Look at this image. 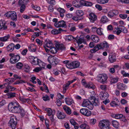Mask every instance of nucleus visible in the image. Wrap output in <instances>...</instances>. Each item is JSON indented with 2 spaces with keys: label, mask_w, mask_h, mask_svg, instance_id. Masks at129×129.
<instances>
[{
  "label": "nucleus",
  "mask_w": 129,
  "mask_h": 129,
  "mask_svg": "<svg viewBox=\"0 0 129 129\" xmlns=\"http://www.w3.org/2000/svg\"><path fill=\"white\" fill-rule=\"evenodd\" d=\"M97 77L98 81L102 83H106L107 82V81L108 77L106 74H100Z\"/></svg>",
  "instance_id": "nucleus-3"
},
{
  "label": "nucleus",
  "mask_w": 129,
  "mask_h": 129,
  "mask_svg": "<svg viewBox=\"0 0 129 129\" xmlns=\"http://www.w3.org/2000/svg\"><path fill=\"white\" fill-rule=\"evenodd\" d=\"M21 6L20 8V11L21 13H23L25 10V5Z\"/></svg>",
  "instance_id": "nucleus-53"
},
{
  "label": "nucleus",
  "mask_w": 129,
  "mask_h": 129,
  "mask_svg": "<svg viewBox=\"0 0 129 129\" xmlns=\"http://www.w3.org/2000/svg\"><path fill=\"white\" fill-rule=\"evenodd\" d=\"M77 16L79 17L82 16L83 15V13L81 10H78L76 12Z\"/></svg>",
  "instance_id": "nucleus-38"
},
{
  "label": "nucleus",
  "mask_w": 129,
  "mask_h": 129,
  "mask_svg": "<svg viewBox=\"0 0 129 129\" xmlns=\"http://www.w3.org/2000/svg\"><path fill=\"white\" fill-rule=\"evenodd\" d=\"M89 18L91 22H93L96 19L97 17L94 14L91 13L89 14Z\"/></svg>",
  "instance_id": "nucleus-15"
},
{
  "label": "nucleus",
  "mask_w": 129,
  "mask_h": 129,
  "mask_svg": "<svg viewBox=\"0 0 129 129\" xmlns=\"http://www.w3.org/2000/svg\"><path fill=\"white\" fill-rule=\"evenodd\" d=\"M72 4L74 6L76 7L79 8L80 7V4L79 2H78L76 0L73 1L72 2Z\"/></svg>",
  "instance_id": "nucleus-30"
},
{
  "label": "nucleus",
  "mask_w": 129,
  "mask_h": 129,
  "mask_svg": "<svg viewBox=\"0 0 129 129\" xmlns=\"http://www.w3.org/2000/svg\"><path fill=\"white\" fill-rule=\"evenodd\" d=\"M15 93L12 92H10L8 93V98H12L15 96Z\"/></svg>",
  "instance_id": "nucleus-48"
},
{
  "label": "nucleus",
  "mask_w": 129,
  "mask_h": 129,
  "mask_svg": "<svg viewBox=\"0 0 129 129\" xmlns=\"http://www.w3.org/2000/svg\"><path fill=\"white\" fill-rule=\"evenodd\" d=\"M107 86L105 85H101L100 86V87L102 90H106L107 88Z\"/></svg>",
  "instance_id": "nucleus-52"
},
{
  "label": "nucleus",
  "mask_w": 129,
  "mask_h": 129,
  "mask_svg": "<svg viewBox=\"0 0 129 129\" xmlns=\"http://www.w3.org/2000/svg\"><path fill=\"white\" fill-rule=\"evenodd\" d=\"M96 120L95 119H92L90 120V123L91 124H94L96 122Z\"/></svg>",
  "instance_id": "nucleus-62"
},
{
  "label": "nucleus",
  "mask_w": 129,
  "mask_h": 129,
  "mask_svg": "<svg viewBox=\"0 0 129 129\" xmlns=\"http://www.w3.org/2000/svg\"><path fill=\"white\" fill-rule=\"evenodd\" d=\"M110 125L109 121L105 120H101L99 124L100 129H109Z\"/></svg>",
  "instance_id": "nucleus-2"
},
{
  "label": "nucleus",
  "mask_w": 129,
  "mask_h": 129,
  "mask_svg": "<svg viewBox=\"0 0 129 129\" xmlns=\"http://www.w3.org/2000/svg\"><path fill=\"white\" fill-rule=\"evenodd\" d=\"M110 79L111 82L112 83H114L117 82L118 81V78L117 77H110Z\"/></svg>",
  "instance_id": "nucleus-29"
},
{
  "label": "nucleus",
  "mask_w": 129,
  "mask_h": 129,
  "mask_svg": "<svg viewBox=\"0 0 129 129\" xmlns=\"http://www.w3.org/2000/svg\"><path fill=\"white\" fill-rule=\"evenodd\" d=\"M100 49H100V47H99V44H98L96 46H95L93 49L91 50V52L92 53H94Z\"/></svg>",
  "instance_id": "nucleus-31"
},
{
  "label": "nucleus",
  "mask_w": 129,
  "mask_h": 129,
  "mask_svg": "<svg viewBox=\"0 0 129 129\" xmlns=\"http://www.w3.org/2000/svg\"><path fill=\"white\" fill-rule=\"evenodd\" d=\"M70 122L71 124L74 125H78V124L73 119H71L70 120Z\"/></svg>",
  "instance_id": "nucleus-54"
},
{
  "label": "nucleus",
  "mask_w": 129,
  "mask_h": 129,
  "mask_svg": "<svg viewBox=\"0 0 129 129\" xmlns=\"http://www.w3.org/2000/svg\"><path fill=\"white\" fill-rule=\"evenodd\" d=\"M69 85L68 84V83H67L66 84H64L63 85V90L62 92L63 93H66L67 90L69 87Z\"/></svg>",
  "instance_id": "nucleus-37"
},
{
  "label": "nucleus",
  "mask_w": 129,
  "mask_h": 129,
  "mask_svg": "<svg viewBox=\"0 0 129 129\" xmlns=\"http://www.w3.org/2000/svg\"><path fill=\"white\" fill-rule=\"evenodd\" d=\"M44 44L48 48H51L53 45L52 43L51 42L49 41L47 39L45 40L44 42Z\"/></svg>",
  "instance_id": "nucleus-20"
},
{
  "label": "nucleus",
  "mask_w": 129,
  "mask_h": 129,
  "mask_svg": "<svg viewBox=\"0 0 129 129\" xmlns=\"http://www.w3.org/2000/svg\"><path fill=\"white\" fill-rule=\"evenodd\" d=\"M109 61L110 63H113L116 61V56L111 54L109 57Z\"/></svg>",
  "instance_id": "nucleus-16"
},
{
  "label": "nucleus",
  "mask_w": 129,
  "mask_h": 129,
  "mask_svg": "<svg viewBox=\"0 0 129 129\" xmlns=\"http://www.w3.org/2000/svg\"><path fill=\"white\" fill-rule=\"evenodd\" d=\"M28 1V0H19V5H25Z\"/></svg>",
  "instance_id": "nucleus-36"
},
{
  "label": "nucleus",
  "mask_w": 129,
  "mask_h": 129,
  "mask_svg": "<svg viewBox=\"0 0 129 129\" xmlns=\"http://www.w3.org/2000/svg\"><path fill=\"white\" fill-rule=\"evenodd\" d=\"M113 126L116 128H117L119 126V123L116 120H113L112 121Z\"/></svg>",
  "instance_id": "nucleus-45"
},
{
  "label": "nucleus",
  "mask_w": 129,
  "mask_h": 129,
  "mask_svg": "<svg viewBox=\"0 0 129 129\" xmlns=\"http://www.w3.org/2000/svg\"><path fill=\"white\" fill-rule=\"evenodd\" d=\"M72 19L73 20L76 21H77L78 20L81 19L79 17H77L76 16H73L72 18Z\"/></svg>",
  "instance_id": "nucleus-59"
},
{
  "label": "nucleus",
  "mask_w": 129,
  "mask_h": 129,
  "mask_svg": "<svg viewBox=\"0 0 129 129\" xmlns=\"http://www.w3.org/2000/svg\"><path fill=\"white\" fill-rule=\"evenodd\" d=\"M121 74L124 77H129V74L128 73H126L124 71H123L121 72Z\"/></svg>",
  "instance_id": "nucleus-55"
},
{
  "label": "nucleus",
  "mask_w": 129,
  "mask_h": 129,
  "mask_svg": "<svg viewBox=\"0 0 129 129\" xmlns=\"http://www.w3.org/2000/svg\"><path fill=\"white\" fill-rule=\"evenodd\" d=\"M81 82L82 84L83 85H84L86 88H92V89H93L94 88V86L92 85H90L89 84H86V82L85 81V80L84 79H83L82 80Z\"/></svg>",
  "instance_id": "nucleus-13"
},
{
  "label": "nucleus",
  "mask_w": 129,
  "mask_h": 129,
  "mask_svg": "<svg viewBox=\"0 0 129 129\" xmlns=\"http://www.w3.org/2000/svg\"><path fill=\"white\" fill-rule=\"evenodd\" d=\"M24 69L25 71L28 72L29 71L30 67L27 65H25V66Z\"/></svg>",
  "instance_id": "nucleus-58"
},
{
  "label": "nucleus",
  "mask_w": 129,
  "mask_h": 129,
  "mask_svg": "<svg viewBox=\"0 0 129 129\" xmlns=\"http://www.w3.org/2000/svg\"><path fill=\"white\" fill-rule=\"evenodd\" d=\"M17 123V120L16 117L12 116L9 121V125L12 128V129H15L16 127Z\"/></svg>",
  "instance_id": "nucleus-4"
},
{
  "label": "nucleus",
  "mask_w": 129,
  "mask_h": 129,
  "mask_svg": "<svg viewBox=\"0 0 129 129\" xmlns=\"http://www.w3.org/2000/svg\"><path fill=\"white\" fill-rule=\"evenodd\" d=\"M83 107H86L90 109L92 108V103L91 102L90 100L89 101L87 99L84 100L82 104Z\"/></svg>",
  "instance_id": "nucleus-6"
},
{
  "label": "nucleus",
  "mask_w": 129,
  "mask_h": 129,
  "mask_svg": "<svg viewBox=\"0 0 129 129\" xmlns=\"http://www.w3.org/2000/svg\"><path fill=\"white\" fill-rule=\"evenodd\" d=\"M65 100L66 104L68 105H70L73 103V100L69 98H66Z\"/></svg>",
  "instance_id": "nucleus-32"
},
{
  "label": "nucleus",
  "mask_w": 129,
  "mask_h": 129,
  "mask_svg": "<svg viewBox=\"0 0 129 129\" xmlns=\"http://www.w3.org/2000/svg\"><path fill=\"white\" fill-rule=\"evenodd\" d=\"M75 39L77 41L78 44H81L84 41V39L81 38H79L78 37H77Z\"/></svg>",
  "instance_id": "nucleus-41"
},
{
  "label": "nucleus",
  "mask_w": 129,
  "mask_h": 129,
  "mask_svg": "<svg viewBox=\"0 0 129 129\" xmlns=\"http://www.w3.org/2000/svg\"><path fill=\"white\" fill-rule=\"evenodd\" d=\"M21 101L23 103H25L27 102L28 103L30 101V100L29 99L24 98H23L20 97V98Z\"/></svg>",
  "instance_id": "nucleus-42"
},
{
  "label": "nucleus",
  "mask_w": 129,
  "mask_h": 129,
  "mask_svg": "<svg viewBox=\"0 0 129 129\" xmlns=\"http://www.w3.org/2000/svg\"><path fill=\"white\" fill-rule=\"evenodd\" d=\"M57 117L60 119H62L64 118L65 115L63 113L60 112L59 111H58L57 113Z\"/></svg>",
  "instance_id": "nucleus-21"
},
{
  "label": "nucleus",
  "mask_w": 129,
  "mask_h": 129,
  "mask_svg": "<svg viewBox=\"0 0 129 129\" xmlns=\"http://www.w3.org/2000/svg\"><path fill=\"white\" fill-rule=\"evenodd\" d=\"M50 51L53 54H55L57 52V49L54 47H52L50 49Z\"/></svg>",
  "instance_id": "nucleus-40"
},
{
  "label": "nucleus",
  "mask_w": 129,
  "mask_h": 129,
  "mask_svg": "<svg viewBox=\"0 0 129 129\" xmlns=\"http://www.w3.org/2000/svg\"><path fill=\"white\" fill-rule=\"evenodd\" d=\"M61 31H62L61 28H58V30L53 29L51 31V33L53 35H57L60 33Z\"/></svg>",
  "instance_id": "nucleus-23"
},
{
  "label": "nucleus",
  "mask_w": 129,
  "mask_h": 129,
  "mask_svg": "<svg viewBox=\"0 0 129 129\" xmlns=\"http://www.w3.org/2000/svg\"><path fill=\"white\" fill-rule=\"evenodd\" d=\"M33 60L32 61V63L35 65H38V63H39V61H40V60L37 57H33Z\"/></svg>",
  "instance_id": "nucleus-26"
},
{
  "label": "nucleus",
  "mask_w": 129,
  "mask_h": 129,
  "mask_svg": "<svg viewBox=\"0 0 129 129\" xmlns=\"http://www.w3.org/2000/svg\"><path fill=\"white\" fill-rule=\"evenodd\" d=\"M125 87V85L123 83H118L117 85V88L119 89L123 90Z\"/></svg>",
  "instance_id": "nucleus-33"
},
{
  "label": "nucleus",
  "mask_w": 129,
  "mask_h": 129,
  "mask_svg": "<svg viewBox=\"0 0 129 129\" xmlns=\"http://www.w3.org/2000/svg\"><path fill=\"white\" fill-rule=\"evenodd\" d=\"M5 15L8 18H11L13 21L17 20V16L16 13L15 12H9L6 13Z\"/></svg>",
  "instance_id": "nucleus-5"
},
{
  "label": "nucleus",
  "mask_w": 129,
  "mask_h": 129,
  "mask_svg": "<svg viewBox=\"0 0 129 129\" xmlns=\"http://www.w3.org/2000/svg\"><path fill=\"white\" fill-rule=\"evenodd\" d=\"M23 66V64L21 62H19L16 63V68L19 69H21Z\"/></svg>",
  "instance_id": "nucleus-47"
},
{
  "label": "nucleus",
  "mask_w": 129,
  "mask_h": 129,
  "mask_svg": "<svg viewBox=\"0 0 129 129\" xmlns=\"http://www.w3.org/2000/svg\"><path fill=\"white\" fill-rule=\"evenodd\" d=\"M46 111L48 113L47 115L48 116H50L52 114H54L55 113V111L54 110L52 111V109L49 108H46L45 109Z\"/></svg>",
  "instance_id": "nucleus-19"
},
{
  "label": "nucleus",
  "mask_w": 129,
  "mask_h": 129,
  "mask_svg": "<svg viewBox=\"0 0 129 129\" xmlns=\"http://www.w3.org/2000/svg\"><path fill=\"white\" fill-rule=\"evenodd\" d=\"M99 96L101 99L103 100L105 98H108L109 96V95L107 92H100Z\"/></svg>",
  "instance_id": "nucleus-17"
},
{
  "label": "nucleus",
  "mask_w": 129,
  "mask_h": 129,
  "mask_svg": "<svg viewBox=\"0 0 129 129\" xmlns=\"http://www.w3.org/2000/svg\"><path fill=\"white\" fill-rule=\"evenodd\" d=\"M80 127L82 129H89V126L85 123L82 124L80 126Z\"/></svg>",
  "instance_id": "nucleus-39"
},
{
  "label": "nucleus",
  "mask_w": 129,
  "mask_h": 129,
  "mask_svg": "<svg viewBox=\"0 0 129 129\" xmlns=\"http://www.w3.org/2000/svg\"><path fill=\"white\" fill-rule=\"evenodd\" d=\"M43 69L41 67H37L34 70V71L37 72H39Z\"/></svg>",
  "instance_id": "nucleus-60"
},
{
  "label": "nucleus",
  "mask_w": 129,
  "mask_h": 129,
  "mask_svg": "<svg viewBox=\"0 0 129 129\" xmlns=\"http://www.w3.org/2000/svg\"><path fill=\"white\" fill-rule=\"evenodd\" d=\"M66 67L70 69H73V67L72 66V62L70 63H68V64H66Z\"/></svg>",
  "instance_id": "nucleus-57"
},
{
  "label": "nucleus",
  "mask_w": 129,
  "mask_h": 129,
  "mask_svg": "<svg viewBox=\"0 0 129 129\" xmlns=\"http://www.w3.org/2000/svg\"><path fill=\"white\" fill-rule=\"evenodd\" d=\"M20 59V57L19 55H16L13 57H11L10 60V62L11 63L14 64L17 62Z\"/></svg>",
  "instance_id": "nucleus-9"
},
{
  "label": "nucleus",
  "mask_w": 129,
  "mask_h": 129,
  "mask_svg": "<svg viewBox=\"0 0 129 129\" xmlns=\"http://www.w3.org/2000/svg\"><path fill=\"white\" fill-rule=\"evenodd\" d=\"M59 25L60 27H66V26L65 22L61 20L59 21Z\"/></svg>",
  "instance_id": "nucleus-35"
},
{
  "label": "nucleus",
  "mask_w": 129,
  "mask_h": 129,
  "mask_svg": "<svg viewBox=\"0 0 129 129\" xmlns=\"http://www.w3.org/2000/svg\"><path fill=\"white\" fill-rule=\"evenodd\" d=\"M90 100L91 102L92 103V106L93 105L96 106L100 104L98 99H96L94 96H91L90 98Z\"/></svg>",
  "instance_id": "nucleus-10"
},
{
  "label": "nucleus",
  "mask_w": 129,
  "mask_h": 129,
  "mask_svg": "<svg viewBox=\"0 0 129 129\" xmlns=\"http://www.w3.org/2000/svg\"><path fill=\"white\" fill-rule=\"evenodd\" d=\"M15 46L13 43H11L7 46V51L8 52H11L14 49Z\"/></svg>",
  "instance_id": "nucleus-18"
},
{
  "label": "nucleus",
  "mask_w": 129,
  "mask_h": 129,
  "mask_svg": "<svg viewBox=\"0 0 129 129\" xmlns=\"http://www.w3.org/2000/svg\"><path fill=\"white\" fill-rule=\"evenodd\" d=\"M7 28V26L6 25L5 21L3 20L0 21V29L5 30Z\"/></svg>",
  "instance_id": "nucleus-12"
},
{
  "label": "nucleus",
  "mask_w": 129,
  "mask_h": 129,
  "mask_svg": "<svg viewBox=\"0 0 129 129\" xmlns=\"http://www.w3.org/2000/svg\"><path fill=\"white\" fill-rule=\"evenodd\" d=\"M73 68H75L78 67L80 65L79 62L77 61H74L72 62Z\"/></svg>",
  "instance_id": "nucleus-24"
},
{
  "label": "nucleus",
  "mask_w": 129,
  "mask_h": 129,
  "mask_svg": "<svg viewBox=\"0 0 129 129\" xmlns=\"http://www.w3.org/2000/svg\"><path fill=\"white\" fill-rule=\"evenodd\" d=\"M40 67L42 68L43 69H44V66L45 64L43 63L40 60V61H39V63H38V64Z\"/></svg>",
  "instance_id": "nucleus-49"
},
{
  "label": "nucleus",
  "mask_w": 129,
  "mask_h": 129,
  "mask_svg": "<svg viewBox=\"0 0 129 129\" xmlns=\"http://www.w3.org/2000/svg\"><path fill=\"white\" fill-rule=\"evenodd\" d=\"M55 46L56 48L57 49H60L61 50H64L66 49L65 47L63 44H60L58 43H55Z\"/></svg>",
  "instance_id": "nucleus-14"
},
{
  "label": "nucleus",
  "mask_w": 129,
  "mask_h": 129,
  "mask_svg": "<svg viewBox=\"0 0 129 129\" xmlns=\"http://www.w3.org/2000/svg\"><path fill=\"white\" fill-rule=\"evenodd\" d=\"M43 99L44 101H46L49 100L50 98L49 96L47 95H46L45 96L43 97Z\"/></svg>",
  "instance_id": "nucleus-63"
},
{
  "label": "nucleus",
  "mask_w": 129,
  "mask_h": 129,
  "mask_svg": "<svg viewBox=\"0 0 129 129\" xmlns=\"http://www.w3.org/2000/svg\"><path fill=\"white\" fill-rule=\"evenodd\" d=\"M98 44L101 49H103L104 48H107L109 47L108 44L106 41H104L103 42H102Z\"/></svg>",
  "instance_id": "nucleus-11"
},
{
  "label": "nucleus",
  "mask_w": 129,
  "mask_h": 129,
  "mask_svg": "<svg viewBox=\"0 0 129 129\" xmlns=\"http://www.w3.org/2000/svg\"><path fill=\"white\" fill-rule=\"evenodd\" d=\"M10 38V36L8 35L3 37H0V41L2 42H6Z\"/></svg>",
  "instance_id": "nucleus-27"
},
{
  "label": "nucleus",
  "mask_w": 129,
  "mask_h": 129,
  "mask_svg": "<svg viewBox=\"0 0 129 129\" xmlns=\"http://www.w3.org/2000/svg\"><path fill=\"white\" fill-rule=\"evenodd\" d=\"M80 113L83 115L87 116H90L91 113L89 110L86 108H82L80 110Z\"/></svg>",
  "instance_id": "nucleus-8"
},
{
  "label": "nucleus",
  "mask_w": 129,
  "mask_h": 129,
  "mask_svg": "<svg viewBox=\"0 0 129 129\" xmlns=\"http://www.w3.org/2000/svg\"><path fill=\"white\" fill-rule=\"evenodd\" d=\"M57 10L60 12V13H64L65 11V10L61 8H58Z\"/></svg>",
  "instance_id": "nucleus-56"
},
{
  "label": "nucleus",
  "mask_w": 129,
  "mask_h": 129,
  "mask_svg": "<svg viewBox=\"0 0 129 129\" xmlns=\"http://www.w3.org/2000/svg\"><path fill=\"white\" fill-rule=\"evenodd\" d=\"M110 105L112 107L114 106L117 105V104L114 101H112L110 104Z\"/></svg>",
  "instance_id": "nucleus-64"
},
{
  "label": "nucleus",
  "mask_w": 129,
  "mask_h": 129,
  "mask_svg": "<svg viewBox=\"0 0 129 129\" xmlns=\"http://www.w3.org/2000/svg\"><path fill=\"white\" fill-rule=\"evenodd\" d=\"M10 83H5L4 84V86H5L4 87H3V88H4L5 86V85H6L7 84V87H8L7 88H6L7 89H8L9 91H11V89H12V87L11 86H10Z\"/></svg>",
  "instance_id": "nucleus-46"
},
{
  "label": "nucleus",
  "mask_w": 129,
  "mask_h": 129,
  "mask_svg": "<svg viewBox=\"0 0 129 129\" xmlns=\"http://www.w3.org/2000/svg\"><path fill=\"white\" fill-rule=\"evenodd\" d=\"M120 29L122 30V32L123 33H126L127 32V30L126 28L122 26H119L116 29Z\"/></svg>",
  "instance_id": "nucleus-25"
},
{
  "label": "nucleus",
  "mask_w": 129,
  "mask_h": 129,
  "mask_svg": "<svg viewBox=\"0 0 129 129\" xmlns=\"http://www.w3.org/2000/svg\"><path fill=\"white\" fill-rule=\"evenodd\" d=\"M119 16L120 17L123 19L126 18L127 17V15L126 14H120Z\"/></svg>",
  "instance_id": "nucleus-61"
},
{
  "label": "nucleus",
  "mask_w": 129,
  "mask_h": 129,
  "mask_svg": "<svg viewBox=\"0 0 129 129\" xmlns=\"http://www.w3.org/2000/svg\"><path fill=\"white\" fill-rule=\"evenodd\" d=\"M98 3L104 4H106L108 2V0H96Z\"/></svg>",
  "instance_id": "nucleus-34"
},
{
  "label": "nucleus",
  "mask_w": 129,
  "mask_h": 129,
  "mask_svg": "<svg viewBox=\"0 0 129 129\" xmlns=\"http://www.w3.org/2000/svg\"><path fill=\"white\" fill-rule=\"evenodd\" d=\"M20 111H19V113L20 114L21 116L22 117L25 114V111H24V110L21 109H21H20Z\"/></svg>",
  "instance_id": "nucleus-51"
},
{
  "label": "nucleus",
  "mask_w": 129,
  "mask_h": 129,
  "mask_svg": "<svg viewBox=\"0 0 129 129\" xmlns=\"http://www.w3.org/2000/svg\"><path fill=\"white\" fill-rule=\"evenodd\" d=\"M48 62L53 65H56L58 63L57 59L55 57L53 56H49L48 59Z\"/></svg>",
  "instance_id": "nucleus-7"
},
{
  "label": "nucleus",
  "mask_w": 129,
  "mask_h": 129,
  "mask_svg": "<svg viewBox=\"0 0 129 129\" xmlns=\"http://www.w3.org/2000/svg\"><path fill=\"white\" fill-rule=\"evenodd\" d=\"M108 19L107 17L104 16L102 17L101 19V21L103 23L106 22L108 21Z\"/></svg>",
  "instance_id": "nucleus-43"
},
{
  "label": "nucleus",
  "mask_w": 129,
  "mask_h": 129,
  "mask_svg": "<svg viewBox=\"0 0 129 129\" xmlns=\"http://www.w3.org/2000/svg\"><path fill=\"white\" fill-rule=\"evenodd\" d=\"M101 28L100 27L99 28L97 29L96 33L97 34L100 35H101L103 34L102 31H101Z\"/></svg>",
  "instance_id": "nucleus-50"
},
{
  "label": "nucleus",
  "mask_w": 129,
  "mask_h": 129,
  "mask_svg": "<svg viewBox=\"0 0 129 129\" xmlns=\"http://www.w3.org/2000/svg\"><path fill=\"white\" fill-rule=\"evenodd\" d=\"M63 109L67 114L69 115L71 113V110L68 107L65 106L63 107Z\"/></svg>",
  "instance_id": "nucleus-28"
},
{
  "label": "nucleus",
  "mask_w": 129,
  "mask_h": 129,
  "mask_svg": "<svg viewBox=\"0 0 129 129\" xmlns=\"http://www.w3.org/2000/svg\"><path fill=\"white\" fill-rule=\"evenodd\" d=\"M21 107L18 103L13 102L10 103L8 106L9 110L13 113H19Z\"/></svg>",
  "instance_id": "nucleus-1"
},
{
  "label": "nucleus",
  "mask_w": 129,
  "mask_h": 129,
  "mask_svg": "<svg viewBox=\"0 0 129 129\" xmlns=\"http://www.w3.org/2000/svg\"><path fill=\"white\" fill-rule=\"evenodd\" d=\"M123 115L122 114H116L113 115V117L116 119H120L123 117Z\"/></svg>",
  "instance_id": "nucleus-44"
},
{
  "label": "nucleus",
  "mask_w": 129,
  "mask_h": 129,
  "mask_svg": "<svg viewBox=\"0 0 129 129\" xmlns=\"http://www.w3.org/2000/svg\"><path fill=\"white\" fill-rule=\"evenodd\" d=\"M91 39L95 42H98L100 40L99 38L95 35H92L91 36Z\"/></svg>",
  "instance_id": "nucleus-22"
}]
</instances>
